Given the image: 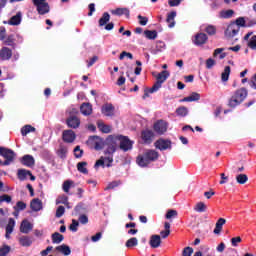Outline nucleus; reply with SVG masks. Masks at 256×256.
<instances>
[{
  "instance_id": "1",
  "label": "nucleus",
  "mask_w": 256,
  "mask_h": 256,
  "mask_svg": "<svg viewBox=\"0 0 256 256\" xmlns=\"http://www.w3.org/2000/svg\"><path fill=\"white\" fill-rule=\"evenodd\" d=\"M247 89L245 88H240L238 90H236L234 92V94L232 95V97L229 100V107H237V105H241V103H243L245 101V99H247Z\"/></svg>"
},
{
  "instance_id": "2",
  "label": "nucleus",
  "mask_w": 256,
  "mask_h": 256,
  "mask_svg": "<svg viewBox=\"0 0 256 256\" xmlns=\"http://www.w3.org/2000/svg\"><path fill=\"white\" fill-rule=\"evenodd\" d=\"M0 41H2L3 45L6 47H15V35L10 34L7 35V29L4 26L0 27Z\"/></svg>"
},
{
  "instance_id": "3",
  "label": "nucleus",
  "mask_w": 256,
  "mask_h": 256,
  "mask_svg": "<svg viewBox=\"0 0 256 256\" xmlns=\"http://www.w3.org/2000/svg\"><path fill=\"white\" fill-rule=\"evenodd\" d=\"M0 155L5 159L4 161L0 160V165H11L15 161V152L11 149L0 147Z\"/></svg>"
},
{
  "instance_id": "4",
  "label": "nucleus",
  "mask_w": 256,
  "mask_h": 256,
  "mask_svg": "<svg viewBox=\"0 0 256 256\" xmlns=\"http://www.w3.org/2000/svg\"><path fill=\"white\" fill-rule=\"evenodd\" d=\"M169 79V71L164 70L157 76V82L149 89L148 93H155L161 89V85Z\"/></svg>"
},
{
  "instance_id": "5",
  "label": "nucleus",
  "mask_w": 256,
  "mask_h": 256,
  "mask_svg": "<svg viewBox=\"0 0 256 256\" xmlns=\"http://www.w3.org/2000/svg\"><path fill=\"white\" fill-rule=\"evenodd\" d=\"M119 135L118 136H108L106 139V145H107V149H106V153H108V155H113V153H115L117 151V148L119 147Z\"/></svg>"
},
{
  "instance_id": "6",
  "label": "nucleus",
  "mask_w": 256,
  "mask_h": 256,
  "mask_svg": "<svg viewBox=\"0 0 256 256\" xmlns=\"http://www.w3.org/2000/svg\"><path fill=\"white\" fill-rule=\"evenodd\" d=\"M34 7H36V11L38 15H47L51 11V7L47 0H32Z\"/></svg>"
},
{
  "instance_id": "7",
  "label": "nucleus",
  "mask_w": 256,
  "mask_h": 256,
  "mask_svg": "<svg viewBox=\"0 0 256 256\" xmlns=\"http://www.w3.org/2000/svg\"><path fill=\"white\" fill-rule=\"evenodd\" d=\"M238 34H239V26L233 22L230 23L224 31V35L226 39H233V37H236Z\"/></svg>"
},
{
  "instance_id": "8",
  "label": "nucleus",
  "mask_w": 256,
  "mask_h": 256,
  "mask_svg": "<svg viewBox=\"0 0 256 256\" xmlns=\"http://www.w3.org/2000/svg\"><path fill=\"white\" fill-rule=\"evenodd\" d=\"M88 143H90L91 147L96 151H101V149L105 147V142L99 136L90 137Z\"/></svg>"
},
{
  "instance_id": "9",
  "label": "nucleus",
  "mask_w": 256,
  "mask_h": 256,
  "mask_svg": "<svg viewBox=\"0 0 256 256\" xmlns=\"http://www.w3.org/2000/svg\"><path fill=\"white\" fill-rule=\"evenodd\" d=\"M119 141L120 149H122V151H131V149H133V141L129 138L119 135Z\"/></svg>"
},
{
  "instance_id": "10",
  "label": "nucleus",
  "mask_w": 256,
  "mask_h": 256,
  "mask_svg": "<svg viewBox=\"0 0 256 256\" xmlns=\"http://www.w3.org/2000/svg\"><path fill=\"white\" fill-rule=\"evenodd\" d=\"M108 157H101L96 163L95 167H111V163H113V154H109Z\"/></svg>"
},
{
  "instance_id": "11",
  "label": "nucleus",
  "mask_w": 256,
  "mask_h": 256,
  "mask_svg": "<svg viewBox=\"0 0 256 256\" xmlns=\"http://www.w3.org/2000/svg\"><path fill=\"white\" fill-rule=\"evenodd\" d=\"M252 32L247 33L244 36V41H247V47H249V49H252L253 51L256 50V35H253Z\"/></svg>"
},
{
  "instance_id": "12",
  "label": "nucleus",
  "mask_w": 256,
  "mask_h": 256,
  "mask_svg": "<svg viewBox=\"0 0 256 256\" xmlns=\"http://www.w3.org/2000/svg\"><path fill=\"white\" fill-rule=\"evenodd\" d=\"M11 57H13V50L7 46L2 47L0 50L1 61H9Z\"/></svg>"
},
{
  "instance_id": "13",
  "label": "nucleus",
  "mask_w": 256,
  "mask_h": 256,
  "mask_svg": "<svg viewBox=\"0 0 256 256\" xmlns=\"http://www.w3.org/2000/svg\"><path fill=\"white\" fill-rule=\"evenodd\" d=\"M76 137L77 136L73 130H64L62 133V139L65 143H73Z\"/></svg>"
},
{
  "instance_id": "14",
  "label": "nucleus",
  "mask_w": 256,
  "mask_h": 256,
  "mask_svg": "<svg viewBox=\"0 0 256 256\" xmlns=\"http://www.w3.org/2000/svg\"><path fill=\"white\" fill-rule=\"evenodd\" d=\"M156 149L160 151H166V149H171V141L165 139H159L155 142Z\"/></svg>"
},
{
  "instance_id": "15",
  "label": "nucleus",
  "mask_w": 256,
  "mask_h": 256,
  "mask_svg": "<svg viewBox=\"0 0 256 256\" xmlns=\"http://www.w3.org/2000/svg\"><path fill=\"white\" fill-rule=\"evenodd\" d=\"M154 131L158 135H163L167 131V122L160 120L154 124Z\"/></svg>"
},
{
  "instance_id": "16",
  "label": "nucleus",
  "mask_w": 256,
  "mask_h": 256,
  "mask_svg": "<svg viewBox=\"0 0 256 256\" xmlns=\"http://www.w3.org/2000/svg\"><path fill=\"white\" fill-rule=\"evenodd\" d=\"M66 123L71 129H77L79 128V125H81V120L77 116H70L66 120Z\"/></svg>"
},
{
  "instance_id": "17",
  "label": "nucleus",
  "mask_w": 256,
  "mask_h": 256,
  "mask_svg": "<svg viewBox=\"0 0 256 256\" xmlns=\"http://www.w3.org/2000/svg\"><path fill=\"white\" fill-rule=\"evenodd\" d=\"M234 25H237L239 27V30L241 29V27H253V25H256V21L253 20L251 23H247V21L245 20L244 17H239L236 19Z\"/></svg>"
},
{
  "instance_id": "18",
  "label": "nucleus",
  "mask_w": 256,
  "mask_h": 256,
  "mask_svg": "<svg viewBox=\"0 0 256 256\" xmlns=\"http://www.w3.org/2000/svg\"><path fill=\"white\" fill-rule=\"evenodd\" d=\"M202 31L207 33V35H210L213 37V35H217V26L211 25V24H204L201 26Z\"/></svg>"
},
{
  "instance_id": "19",
  "label": "nucleus",
  "mask_w": 256,
  "mask_h": 256,
  "mask_svg": "<svg viewBox=\"0 0 256 256\" xmlns=\"http://www.w3.org/2000/svg\"><path fill=\"white\" fill-rule=\"evenodd\" d=\"M30 231H33V224L27 219L23 220L20 225V232L27 234Z\"/></svg>"
},
{
  "instance_id": "20",
  "label": "nucleus",
  "mask_w": 256,
  "mask_h": 256,
  "mask_svg": "<svg viewBox=\"0 0 256 256\" xmlns=\"http://www.w3.org/2000/svg\"><path fill=\"white\" fill-rule=\"evenodd\" d=\"M102 114L106 117H113L115 115V107L112 104H105L102 106Z\"/></svg>"
},
{
  "instance_id": "21",
  "label": "nucleus",
  "mask_w": 256,
  "mask_h": 256,
  "mask_svg": "<svg viewBox=\"0 0 256 256\" xmlns=\"http://www.w3.org/2000/svg\"><path fill=\"white\" fill-rule=\"evenodd\" d=\"M15 229V219L10 218L8 220V224L6 225V239H11V234L13 233V230Z\"/></svg>"
},
{
  "instance_id": "22",
  "label": "nucleus",
  "mask_w": 256,
  "mask_h": 256,
  "mask_svg": "<svg viewBox=\"0 0 256 256\" xmlns=\"http://www.w3.org/2000/svg\"><path fill=\"white\" fill-rule=\"evenodd\" d=\"M199 99H201V94L193 92L188 97L181 99L180 103H191L193 101H199Z\"/></svg>"
},
{
  "instance_id": "23",
  "label": "nucleus",
  "mask_w": 256,
  "mask_h": 256,
  "mask_svg": "<svg viewBox=\"0 0 256 256\" xmlns=\"http://www.w3.org/2000/svg\"><path fill=\"white\" fill-rule=\"evenodd\" d=\"M207 34L205 33H198L196 36H195V39H194V44L196 45H205V43H207Z\"/></svg>"
},
{
  "instance_id": "24",
  "label": "nucleus",
  "mask_w": 256,
  "mask_h": 256,
  "mask_svg": "<svg viewBox=\"0 0 256 256\" xmlns=\"http://www.w3.org/2000/svg\"><path fill=\"white\" fill-rule=\"evenodd\" d=\"M144 155H146L150 163H153V161H157L159 159V152L155 150H147L144 152Z\"/></svg>"
},
{
  "instance_id": "25",
  "label": "nucleus",
  "mask_w": 256,
  "mask_h": 256,
  "mask_svg": "<svg viewBox=\"0 0 256 256\" xmlns=\"http://www.w3.org/2000/svg\"><path fill=\"white\" fill-rule=\"evenodd\" d=\"M18 243L21 247H31V245H33V239L29 236H21L18 239Z\"/></svg>"
},
{
  "instance_id": "26",
  "label": "nucleus",
  "mask_w": 256,
  "mask_h": 256,
  "mask_svg": "<svg viewBox=\"0 0 256 256\" xmlns=\"http://www.w3.org/2000/svg\"><path fill=\"white\" fill-rule=\"evenodd\" d=\"M150 246L152 249H157V247H161V236L159 235H152L150 237Z\"/></svg>"
},
{
  "instance_id": "27",
  "label": "nucleus",
  "mask_w": 256,
  "mask_h": 256,
  "mask_svg": "<svg viewBox=\"0 0 256 256\" xmlns=\"http://www.w3.org/2000/svg\"><path fill=\"white\" fill-rule=\"evenodd\" d=\"M137 165L139 167H147V165H150L149 158L146 157L145 153L142 155H139L136 159Z\"/></svg>"
},
{
  "instance_id": "28",
  "label": "nucleus",
  "mask_w": 256,
  "mask_h": 256,
  "mask_svg": "<svg viewBox=\"0 0 256 256\" xmlns=\"http://www.w3.org/2000/svg\"><path fill=\"white\" fill-rule=\"evenodd\" d=\"M21 163L26 167H33L35 165V158L31 155H25L22 157Z\"/></svg>"
},
{
  "instance_id": "29",
  "label": "nucleus",
  "mask_w": 256,
  "mask_h": 256,
  "mask_svg": "<svg viewBox=\"0 0 256 256\" xmlns=\"http://www.w3.org/2000/svg\"><path fill=\"white\" fill-rule=\"evenodd\" d=\"M30 207L32 211H41L43 209V202L39 198H35L31 201Z\"/></svg>"
},
{
  "instance_id": "30",
  "label": "nucleus",
  "mask_w": 256,
  "mask_h": 256,
  "mask_svg": "<svg viewBox=\"0 0 256 256\" xmlns=\"http://www.w3.org/2000/svg\"><path fill=\"white\" fill-rule=\"evenodd\" d=\"M226 223H227V220H225L224 218H219L218 221L216 222V226L214 228L213 233L215 235H219V233L223 231V225H225Z\"/></svg>"
},
{
  "instance_id": "31",
  "label": "nucleus",
  "mask_w": 256,
  "mask_h": 256,
  "mask_svg": "<svg viewBox=\"0 0 256 256\" xmlns=\"http://www.w3.org/2000/svg\"><path fill=\"white\" fill-rule=\"evenodd\" d=\"M21 25V13H17L15 16H12L10 20L4 21L3 24L6 25Z\"/></svg>"
},
{
  "instance_id": "32",
  "label": "nucleus",
  "mask_w": 256,
  "mask_h": 256,
  "mask_svg": "<svg viewBox=\"0 0 256 256\" xmlns=\"http://www.w3.org/2000/svg\"><path fill=\"white\" fill-rule=\"evenodd\" d=\"M141 137L144 143H151V141H153V131L144 130L142 131Z\"/></svg>"
},
{
  "instance_id": "33",
  "label": "nucleus",
  "mask_w": 256,
  "mask_h": 256,
  "mask_svg": "<svg viewBox=\"0 0 256 256\" xmlns=\"http://www.w3.org/2000/svg\"><path fill=\"white\" fill-rule=\"evenodd\" d=\"M80 111L82 115H91V113H93V106L89 103H83L80 107Z\"/></svg>"
},
{
  "instance_id": "34",
  "label": "nucleus",
  "mask_w": 256,
  "mask_h": 256,
  "mask_svg": "<svg viewBox=\"0 0 256 256\" xmlns=\"http://www.w3.org/2000/svg\"><path fill=\"white\" fill-rule=\"evenodd\" d=\"M175 17H177V12L175 11L170 12L167 16L166 21L170 29H173V27H175Z\"/></svg>"
},
{
  "instance_id": "35",
  "label": "nucleus",
  "mask_w": 256,
  "mask_h": 256,
  "mask_svg": "<svg viewBox=\"0 0 256 256\" xmlns=\"http://www.w3.org/2000/svg\"><path fill=\"white\" fill-rule=\"evenodd\" d=\"M55 251H58L59 253H62V255H65V256L71 255V248H69V246L65 244L57 246L55 248Z\"/></svg>"
},
{
  "instance_id": "36",
  "label": "nucleus",
  "mask_w": 256,
  "mask_h": 256,
  "mask_svg": "<svg viewBox=\"0 0 256 256\" xmlns=\"http://www.w3.org/2000/svg\"><path fill=\"white\" fill-rule=\"evenodd\" d=\"M225 48H217L214 50L213 57L216 59H225L227 57V53L224 52Z\"/></svg>"
},
{
  "instance_id": "37",
  "label": "nucleus",
  "mask_w": 256,
  "mask_h": 256,
  "mask_svg": "<svg viewBox=\"0 0 256 256\" xmlns=\"http://www.w3.org/2000/svg\"><path fill=\"white\" fill-rule=\"evenodd\" d=\"M194 211H196V213H205V211H207V204H205V202H197L194 206Z\"/></svg>"
},
{
  "instance_id": "38",
  "label": "nucleus",
  "mask_w": 256,
  "mask_h": 256,
  "mask_svg": "<svg viewBox=\"0 0 256 256\" xmlns=\"http://www.w3.org/2000/svg\"><path fill=\"white\" fill-rule=\"evenodd\" d=\"M112 15H125L126 17H129V9L127 8H117L115 10L111 11Z\"/></svg>"
},
{
  "instance_id": "39",
  "label": "nucleus",
  "mask_w": 256,
  "mask_h": 256,
  "mask_svg": "<svg viewBox=\"0 0 256 256\" xmlns=\"http://www.w3.org/2000/svg\"><path fill=\"white\" fill-rule=\"evenodd\" d=\"M77 169L79 173H82L83 175L89 174V170L87 169V162H79L77 164Z\"/></svg>"
},
{
  "instance_id": "40",
  "label": "nucleus",
  "mask_w": 256,
  "mask_h": 256,
  "mask_svg": "<svg viewBox=\"0 0 256 256\" xmlns=\"http://www.w3.org/2000/svg\"><path fill=\"white\" fill-rule=\"evenodd\" d=\"M176 115H178V117H187V115H189V109L185 106L178 107L176 109Z\"/></svg>"
},
{
  "instance_id": "41",
  "label": "nucleus",
  "mask_w": 256,
  "mask_h": 256,
  "mask_svg": "<svg viewBox=\"0 0 256 256\" xmlns=\"http://www.w3.org/2000/svg\"><path fill=\"white\" fill-rule=\"evenodd\" d=\"M98 129L102 133H111V126H109L103 122H98Z\"/></svg>"
},
{
  "instance_id": "42",
  "label": "nucleus",
  "mask_w": 256,
  "mask_h": 256,
  "mask_svg": "<svg viewBox=\"0 0 256 256\" xmlns=\"http://www.w3.org/2000/svg\"><path fill=\"white\" fill-rule=\"evenodd\" d=\"M236 181L239 185H245L249 181V177L246 174H239L236 176Z\"/></svg>"
},
{
  "instance_id": "43",
  "label": "nucleus",
  "mask_w": 256,
  "mask_h": 256,
  "mask_svg": "<svg viewBox=\"0 0 256 256\" xmlns=\"http://www.w3.org/2000/svg\"><path fill=\"white\" fill-rule=\"evenodd\" d=\"M64 237L59 232L52 234V243L59 245L63 241Z\"/></svg>"
},
{
  "instance_id": "44",
  "label": "nucleus",
  "mask_w": 256,
  "mask_h": 256,
  "mask_svg": "<svg viewBox=\"0 0 256 256\" xmlns=\"http://www.w3.org/2000/svg\"><path fill=\"white\" fill-rule=\"evenodd\" d=\"M229 75H231V67L226 66L221 74L222 81H229Z\"/></svg>"
},
{
  "instance_id": "45",
  "label": "nucleus",
  "mask_w": 256,
  "mask_h": 256,
  "mask_svg": "<svg viewBox=\"0 0 256 256\" xmlns=\"http://www.w3.org/2000/svg\"><path fill=\"white\" fill-rule=\"evenodd\" d=\"M69 205V198L66 195H61L56 199V205Z\"/></svg>"
},
{
  "instance_id": "46",
  "label": "nucleus",
  "mask_w": 256,
  "mask_h": 256,
  "mask_svg": "<svg viewBox=\"0 0 256 256\" xmlns=\"http://www.w3.org/2000/svg\"><path fill=\"white\" fill-rule=\"evenodd\" d=\"M29 175H31V171L18 170V179H20V181H25Z\"/></svg>"
},
{
  "instance_id": "47",
  "label": "nucleus",
  "mask_w": 256,
  "mask_h": 256,
  "mask_svg": "<svg viewBox=\"0 0 256 256\" xmlns=\"http://www.w3.org/2000/svg\"><path fill=\"white\" fill-rule=\"evenodd\" d=\"M109 19H111V16L109 15V13L105 12L99 20L100 27H103V25H107V23H109Z\"/></svg>"
},
{
  "instance_id": "48",
  "label": "nucleus",
  "mask_w": 256,
  "mask_h": 256,
  "mask_svg": "<svg viewBox=\"0 0 256 256\" xmlns=\"http://www.w3.org/2000/svg\"><path fill=\"white\" fill-rule=\"evenodd\" d=\"M144 35L146 39H150V40L157 39V31L155 30H146L144 31Z\"/></svg>"
},
{
  "instance_id": "49",
  "label": "nucleus",
  "mask_w": 256,
  "mask_h": 256,
  "mask_svg": "<svg viewBox=\"0 0 256 256\" xmlns=\"http://www.w3.org/2000/svg\"><path fill=\"white\" fill-rule=\"evenodd\" d=\"M235 12L233 10H224L220 12V17L222 19H231V17H233V14Z\"/></svg>"
},
{
  "instance_id": "50",
  "label": "nucleus",
  "mask_w": 256,
  "mask_h": 256,
  "mask_svg": "<svg viewBox=\"0 0 256 256\" xmlns=\"http://www.w3.org/2000/svg\"><path fill=\"white\" fill-rule=\"evenodd\" d=\"M71 187H73V181L72 180L64 181V183L62 185V189H63L64 193H69V189H71Z\"/></svg>"
},
{
  "instance_id": "51",
  "label": "nucleus",
  "mask_w": 256,
  "mask_h": 256,
  "mask_svg": "<svg viewBox=\"0 0 256 256\" xmlns=\"http://www.w3.org/2000/svg\"><path fill=\"white\" fill-rule=\"evenodd\" d=\"M33 131H35V128L31 125H26L21 129V134L23 136L29 134V133H33Z\"/></svg>"
},
{
  "instance_id": "52",
  "label": "nucleus",
  "mask_w": 256,
  "mask_h": 256,
  "mask_svg": "<svg viewBox=\"0 0 256 256\" xmlns=\"http://www.w3.org/2000/svg\"><path fill=\"white\" fill-rule=\"evenodd\" d=\"M137 245H139V240H137V238L133 237L130 238L129 240H127L126 242V247H137Z\"/></svg>"
},
{
  "instance_id": "53",
  "label": "nucleus",
  "mask_w": 256,
  "mask_h": 256,
  "mask_svg": "<svg viewBox=\"0 0 256 256\" xmlns=\"http://www.w3.org/2000/svg\"><path fill=\"white\" fill-rule=\"evenodd\" d=\"M74 157H76V159H81L83 157V150L80 146L74 148Z\"/></svg>"
},
{
  "instance_id": "54",
  "label": "nucleus",
  "mask_w": 256,
  "mask_h": 256,
  "mask_svg": "<svg viewBox=\"0 0 256 256\" xmlns=\"http://www.w3.org/2000/svg\"><path fill=\"white\" fill-rule=\"evenodd\" d=\"M11 251V247L7 245H3L0 248V256H7V254Z\"/></svg>"
},
{
  "instance_id": "55",
  "label": "nucleus",
  "mask_w": 256,
  "mask_h": 256,
  "mask_svg": "<svg viewBox=\"0 0 256 256\" xmlns=\"http://www.w3.org/2000/svg\"><path fill=\"white\" fill-rule=\"evenodd\" d=\"M65 215V207L59 206L56 210V217L59 219Z\"/></svg>"
},
{
  "instance_id": "56",
  "label": "nucleus",
  "mask_w": 256,
  "mask_h": 256,
  "mask_svg": "<svg viewBox=\"0 0 256 256\" xmlns=\"http://www.w3.org/2000/svg\"><path fill=\"white\" fill-rule=\"evenodd\" d=\"M12 198L11 196L4 194L0 196V203H11Z\"/></svg>"
},
{
  "instance_id": "57",
  "label": "nucleus",
  "mask_w": 256,
  "mask_h": 256,
  "mask_svg": "<svg viewBox=\"0 0 256 256\" xmlns=\"http://www.w3.org/2000/svg\"><path fill=\"white\" fill-rule=\"evenodd\" d=\"M242 239L241 237L237 236L231 239V245L232 247H238L239 243H241Z\"/></svg>"
},
{
  "instance_id": "58",
  "label": "nucleus",
  "mask_w": 256,
  "mask_h": 256,
  "mask_svg": "<svg viewBox=\"0 0 256 256\" xmlns=\"http://www.w3.org/2000/svg\"><path fill=\"white\" fill-rule=\"evenodd\" d=\"M138 20H139V24L142 26H145L147 25V23H149V18L145 16L138 15Z\"/></svg>"
},
{
  "instance_id": "59",
  "label": "nucleus",
  "mask_w": 256,
  "mask_h": 256,
  "mask_svg": "<svg viewBox=\"0 0 256 256\" xmlns=\"http://www.w3.org/2000/svg\"><path fill=\"white\" fill-rule=\"evenodd\" d=\"M14 209H17L18 211H24V209H27V204L19 201L17 202L16 207H14Z\"/></svg>"
},
{
  "instance_id": "60",
  "label": "nucleus",
  "mask_w": 256,
  "mask_h": 256,
  "mask_svg": "<svg viewBox=\"0 0 256 256\" xmlns=\"http://www.w3.org/2000/svg\"><path fill=\"white\" fill-rule=\"evenodd\" d=\"M192 255H193V248L191 247L184 248L182 252V256H192Z\"/></svg>"
},
{
  "instance_id": "61",
  "label": "nucleus",
  "mask_w": 256,
  "mask_h": 256,
  "mask_svg": "<svg viewBox=\"0 0 256 256\" xmlns=\"http://www.w3.org/2000/svg\"><path fill=\"white\" fill-rule=\"evenodd\" d=\"M79 227V222L77 220H72V224L70 225V231L74 233L77 232V228Z\"/></svg>"
},
{
  "instance_id": "62",
  "label": "nucleus",
  "mask_w": 256,
  "mask_h": 256,
  "mask_svg": "<svg viewBox=\"0 0 256 256\" xmlns=\"http://www.w3.org/2000/svg\"><path fill=\"white\" fill-rule=\"evenodd\" d=\"M215 65V60L213 58H209L206 60V69H213Z\"/></svg>"
},
{
  "instance_id": "63",
  "label": "nucleus",
  "mask_w": 256,
  "mask_h": 256,
  "mask_svg": "<svg viewBox=\"0 0 256 256\" xmlns=\"http://www.w3.org/2000/svg\"><path fill=\"white\" fill-rule=\"evenodd\" d=\"M173 217H177V211L176 210H169L166 213V219H173Z\"/></svg>"
},
{
  "instance_id": "64",
  "label": "nucleus",
  "mask_w": 256,
  "mask_h": 256,
  "mask_svg": "<svg viewBox=\"0 0 256 256\" xmlns=\"http://www.w3.org/2000/svg\"><path fill=\"white\" fill-rule=\"evenodd\" d=\"M249 85L252 89H256V73L254 74V76L249 81Z\"/></svg>"
}]
</instances>
